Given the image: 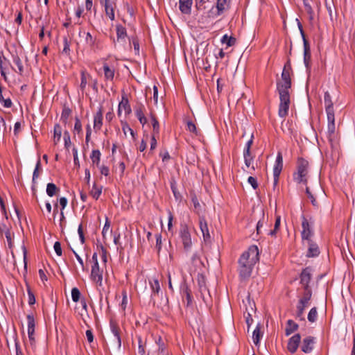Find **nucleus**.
I'll list each match as a JSON object with an SVG mask.
<instances>
[{
  "label": "nucleus",
  "mask_w": 355,
  "mask_h": 355,
  "mask_svg": "<svg viewBox=\"0 0 355 355\" xmlns=\"http://www.w3.org/2000/svg\"><path fill=\"white\" fill-rule=\"evenodd\" d=\"M182 291L183 294L185 295V298L187 300V306H189L192 303L191 292L187 286H184V288H182Z\"/></svg>",
  "instance_id": "nucleus-38"
},
{
  "label": "nucleus",
  "mask_w": 355,
  "mask_h": 355,
  "mask_svg": "<svg viewBox=\"0 0 355 355\" xmlns=\"http://www.w3.org/2000/svg\"><path fill=\"white\" fill-rule=\"evenodd\" d=\"M103 69L105 78L108 80H112L114 77V69H111L107 63H104Z\"/></svg>",
  "instance_id": "nucleus-26"
},
{
  "label": "nucleus",
  "mask_w": 355,
  "mask_h": 355,
  "mask_svg": "<svg viewBox=\"0 0 355 355\" xmlns=\"http://www.w3.org/2000/svg\"><path fill=\"white\" fill-rule=\"evenodd\" d=\"M123 109L126 114H130L132 112L128 98L125 96H122V100L119 104L117 114L119 116L121 115V109Z\"/></svg>",
  "instance_id": "nucleus-19"
},
{
  "label": "nucleus",
  "mask_w": 355,
  "mask_h": 355,
  "mask_svg": "<svg viewBox=\"0 0 355 355\" xmlns=\"http://www.w3.org/2000/svg\"><path fill=\"white\" fill-rule=\"evenodd\" d=\"M6 68V59L4 56L0 55V71Z\"/></svg>",
  "instance_id": "nucleus-64"
},
{
  "label": "nucleus",
  "mask_w": 355,
  "mask_h": 355,
  "mask_svg": "<svg viewBox=\"0 0 355 355\" xmlns=\"http://www.w3.org/2000/svg\"><path fill=\"white\" fill-rule=\"evenodd\" d=\"M150 116L152 125H153V133L159 135V121H157L155 114H153V112H150Z\"/></svg>",
  "instance_id": "nucleus-31"
},
{
  "label": "nucleus",
  "mask_w": 355,
  "mask_h": 355,
  "mask_svg": "<svg viewBox=\"0 0 355 355\" xmlns=\"http://www.w3.org/2000/svg\"><path fill=\"white\" fill-rule=\"evenodd\" d=\"M243 158L245 166L249 168L252 162L253 161V156L252 155L251 150L248 149H244L243 150Z\"/></svg>",
  "instance_id": "nucleus-30"
},
{
  "label": "nucleus",
  "mask_w": 355,
  "mask_h": 355,
  "mask_svg": "<svg viewBox=\"0 0 355 355\" xmlns=\"http://www.w3.org/2000/svg\"><path fill=\"white\" fill-rule=\"evenodd\" d=\"M149 283L152 289V292L154 294H157L160 290L159 281L155 279L153 281H150Z\"/></svg>",
  "instance_id": "nucleus-45"
},
{
  "label": "nucleus",
  "mask_w": 355,
  "mask_h": 355,
  "mask_svg": "<svg viewBox=\"0 0 355 355\" xmlns=\"http://www.w3.org/2000/svg\"><path fill=\"white\" fill-rule=\"evenodd\" d=\"M301 342V336L300 334H296L292 337H291L288 341L287 349L288 350L293 354L295 353L299 347L300 343Z\"/></svg>",
  "instance_id": "nucleus-14"
},
{
  "label": "nucleus",
  "mask_w": 355,
  "mask_h": 355,
  "mask_svg": "<svg viewBox=\"0 0 355 355\" xmlns=\"http://www.w3.org/2000/svg\"><path fill=\"white\" fill-rule=\"evenodd\" d=\"M119 241H120V234H114V243L115 245H118V250H120V251H122L123 250V248L122 247Z\"/></svg>",
  "instance_id": "nucleus-57"
},
{
  "label": "nucleus",
  "mask_w": 355,
  "mask_h": 355,
  "mask_svg": "<svg viewBox=\"0 0 355 355\" xmlns=\"http://www.w3.org/2000/svg\"><path fill=\"white\" fill-rule=\"evenodd\" d=\"M221 42L223 44H226L227 46H232L236 42V38L225 35L221 39Z\"/></svg>",
  "instance_id": "nucleus-41"
},
{
  "label": "nucleus",
  "mask_w": 355,
  "mask_h": 355,
  "mask_svg": "<svg viewBox=\"0 0 355 355\" xmlns=\"http://www.w3.org/2000/svg\"><path fill=\"white\" fill-rule=\"evenodd\" d=\"M199 227L202 233L203 239L205 242H209L211 236L209 232L207 223L203 216L199 217Z\"/></svg>",
  "instance_id": "nucleus-15"
},
{
  "label": "nucleus",
  "mask_w": 355,
  "mask_h": 355,
  "mask_svg": "<svg viewBox=\"0 0 355 355\" xmlns=\"http://www.w3.org/2000/svg\"><path fill=\"white\" fill-rule=\"evenodd\" d=\"M311 272V268L306 267L304 268L300 273V284H302L304 290H311L309 286V283L312 278Z\"/></svg>",
  "instance_id": "nucleus-8"
},
{
  "label": "nucleus",
  "mask_w": 355,
  "mask_h": 355,
  "mask_svg": "<svg viewBox=\"0 0 355 355\" xmlns=\"http://www.w3.org/2000/svg\"><path fill=\"white\" fill-rule=\"evenodd\" d=\"M248 182L251 184L254 189H257L258 188V183L255 178L250 176L248 179Z\"/></svg>",
  "instance_id": "nucleus-61"
},
{
  "label": "nucleus",
  "mask_w": 355,
  "mask_h": 355,
  "mask_svg": "<svg viewBox=\"0 0 355 355\" xmlns=\"http://www.w3.org/2000/svg\"><path fill=\"white\" fill-rule=\"evenodd\" d=\"M60 189L53 183H48L46 185V193L49 196L53 197L58 195Z\"/></svg>",
  "instance_id": "nucleus-28"
},
{
  "label": "nucleus",
  "mask_w": 355,
  "mask_h": 355,
  "mask_svg": "<svg viewBox=\"0 0 355 355\" xmlns=\"http://www.w3.org/2000/svg\"><path fill=\"white\" fill-rule=\"evenodd\" d=\"M259 260V249L257 245H251L240 257L238 270L241 280L248 279L252 274L254 266Z\"/></svg>",
  "instance_id": "nucleus-1"
},
{
  "label": "nucleus",
  "mask_w": 355,
  "mask_h": 355,
  "mask_svg": "<svg viewBox=\"0 0 355 355\" xmlns=\"http://www.w3.org/2000/svg\"><path fill=\"white\" fill-rule=\"evenodd\" d=\"M121 125H122V130L124 133L125 135H126V133L127 132H128V133H130L132 139L134 140L136 139V133L135 132V131L129 126V125L128 124L127 122H123V121H121Z\"/></svg>",
  "instance_id": "nucleus-36"
},
{
  "label": "nucleus",
  "mask_w": 355,
  "mask_h": 355,
  "mask_svg": "<svg viewBox=\"0 0 355 355\" xmlns=\"http://www.w3.org/2000/svg\"><path fill=\"white\" fill-rule=\"evenodd\" d=\"M5 236L6 238V240L8 241V245L10 248L12 247V233L10 230H6L5 232Z\"/></svg>",
  "instance_id": "nucleus-54"
},
{
  "label": "nucleus",
  "mask_w": 355,
  "mask_h": 355,
  "mask_svg": "<svg viewBox=\"0 0 355 355\" xmlns=\"http://www.w3.org/2000/svg\"><path fill=\"white\" fill-rule=\"evenodd\" d=\"M112 232V230L110 229V221L109 220V219L107 218H106L105 223V225L103 226V231H102L103 238L104 239H105L107 234L108 232L111 233Z\"/></svg>",
  "instance_id": "nucleus-43"
},
{
  "label": "nucleus",
  "mask_w": 355,
  "mask_h": 355,
  "mask_svg": "<svg viewBox=\"0 0 355 355\" xmlns=\"http://www.w3.org/2000/svg\"><path fill=\"white\" fill-rule=\"evenodd\" d=\"M135 109V114H136L137 117H139V116L144 115V111L145 110V107L143 103H137Z\"/></svg>",
  "instance_id": "nucleus-48"
},
{
  "label": "nucleus",
  "mask_w": 355,
  "mask_h": 355,
  "mask_svg": "<svg viewBox=\"0 0 355 355\" xmlns=\"http://www.w3.org/2000/svg\"><path fill=\"white\" fill-rule=\"evenodd\" d=\"M53 248L57 255L61 256L62 254V250L60 243L59 241H56L54 243Z\"/></svg>",
  "instance_id": "nucleus-58"
},
{
  "label": "nucleus",
  "mask_w": 355,
  "mask_h": 355,
  "mask_svg": "<svg viewBox=\"0 0 355 355\" xmlns=\"http://www.w3.org/2000/svg\"><path fill=\"white\" fill-rule=\"evenodd\" d=\"M299 328V325L295 322L293 320H288L286 322V327L285 329V334L288 336L293 332L296 331Z\"/></svg>",
  "instance_id": "nucleus-23"
},
{
  "label": "nucleus",
  "mask_w": 355,
  "mask_h": 355,
  "mask_svg": "<svg viewBox=\"0 0 355 355\" xmlns=\"http://www.w3.org/2000/svg\"><path fill=\"white\" fill-rule=\"evenodd\" d=\"M187 130L193 133L195 135H198L197 128L191 121H188L187 122Z\"/></svg>",
  "instance_id": "nucleus-51"
},
{
  "label": "nucleus",
  "mask_w": 355,
  "mask_h": 355,
  "mask_svg": "<svg viewBox=\"0 0 355 355\" xmlns=\"http://www.w3.org/2000/svg\"><path fill=\"white\" fill-rule=\"evenodd\" d=\"M27 322H28V336L30 340V343L31 345L34 344L35 343V338H34V334H35V318L33 314H28L26 316Z\"/></svg>",
  "instance_id": "nucleus-13"
},
{
  "label": "nucleus",
  "mask_w": 355,
  "mask_h": 355,
  "mask_svg": "<svg viewBox=\"0 0 355 355\" xmlns=\"http://www.w3.org/2000/svg\"><path fill=\"white\" fill-rule=\"evenodd\" d=\"M179 236L183 245L184 250L186 252H190L192 248V239L189 227L186 223H181L180 225Z\"/></svg>",
  "instance_id": "nucleus-3"
},
{
  "label": "nucleus",
  "mask_w": 355,
  "mask_h": 355,
  "mask_svg": "<svg viewBox=\"0 0 355 355\" xmlns=\"http://www.w3.org/2000/svg\"><path fill=\"white\" fill-rule=\"evenodd\" d=\"M81 76V82L80 85V88L81 91L83 92L85 89V87L87 84V78H92L91 76L86 72L85 70H82L80 72Z\"/></svg>",
  "instance_id": "nucleus-29"
},
{
  "label": "nucleus",
  "mask_w": 355,
  "mask_h": 355,
  "mask_svg": "<svg viewBox=\"0 0 355 355\" xmlns=\"http://www.w3.org/2000/svg\"><path fill=\"white\" fill-rule=\"evenodd\" d=\"M112 336L110 338V342L113 348L119 349L121 345V330L117 323L114 320L110 322Z\"/></svg>",
  "instance_id": "nucleus-5"
},
{
  "label": "nucleus",
  "mask_w": 355,
  "mask_h": 355,
  "mask_svg": "<svg viewBox=\"0 0 355 355\" xmlns=\"http://www.w3.org/2000/svg\"><path fill=\"white\" fill-rule=\"evenodd\" d=\"M302 231L301 233L302 239L303 240H310L311 237L313 234L312 230L311 229V226L308 220L305 218L304 215L302 216Z\"/></svg>",
  "instance_id": "nucleus-12"
},
{
  "label": "nucleus",
  "mask_w": 355,
  "mask_h": 355,
  "mask_svg": "<svg viewBox=\"0 0 355 355\" xmlns=\"http://www.w3.org/2000/svg\"><path fill=\"white\" fill-rule=\"evenodd\" d=\"M309 244L308 252L306 256L308 257H315L320 254L318 245L314 243L311 239L307 240Z\"/></svg>",
  "instance_id": "nucleus-20"
},
{
  "label": "nucleus",
  "mask_w": 355,
  "mask_h": 355,
  "mask_svg": "<svg viewBox=\"0 0 355 355\" xmlns=\"http://www.w3.org/2000/svg\"><path fill=\"white\" fill-rule=\"evenodd\" d=\"M192 3V0H179V8L181 12L185 15H190Z\"/></svg>",
  "instance_id": "nucleus-21"
},
{
  "label": "nucleus",
  "mask_w": 355,
  "mask_h": 355,
  "mask_svg": "<svg viewBox=\"0 0 355 355\" xmlns=\"http://www.w3.org/2000/svg\"><path fill=\"white\" fill-rule=\"evenodd\" d=\"M101 192H102V187H96V184L94 183V185H93L92 189V191L90 192L92 196L94 199L98 200L99 196L101 194Z\"/></svg>",
  "instance_id": "nucleus-42"
},
{
  "label": "nucleus",
  "mask_w": 355,
  "mask_h": 355,
  "mask_svg": "<svg viewBox=\"0 0 355 355\" xmlns=\"http://www.w3.org/2000/svg\"><path fill=\"white\" fill-rule=\"evenodd\" d=\"M297 21L298 28H299V30H300V34L302 35V40H303L304 62L305 67H306V69L309 70V69H310L309 63H310L311 57L310 45H309V41L306 38V35H305L304 31L303 30L302 24L299 21L298 19H297Z\"/></svg>",
  "instance_id": "nucleus-6"
},
{
  "label": "nucleus",
  "mask_w": 355,
  "mask_h": 355,
  "mask_svg": "<svg viewBox=\"0 0 355 355\" xmlns=\"http://www.w3.org/2000/svg\"><path fill=\"white\" fill-rule=\"evenodd\" d=\"M317 317H318L317 308L313 307L310 310V311L308 314V317H307L308 320L311 322H315Z\"/></svg>",
  "instance_id": "nucleus-44"
},
{
  "label": "nucleus",
  "mask_w": 355,
  "mask_h": 355,
  "mask_svg": "<svg viewBox=\"0 0 355 355\" xmlns=\"http://www.w3.org/2000/svg\"><path fill=\"white\" fill-rule=\"evenodd\" d=\"M85 34V42L91 47L93 48L96 44V38L94 37L90 33H84Z\"/></svg>",
  "instance_id": "nucleus-47"
},
{
  "label": "nucleus",
  "mask_w": 355,
  "mask_h": 355,
  "mask_svg": "<svg viewBox=\"0 0 355 355\" xmlns=\"http://www.w3.org/2000/svg\"><path fill=\"white\" fill-rule=\"evenodd\" d=\"M64 146L67 149H68L71 144L70 135L68 131H65L64 132Z\"/></svg>",
  "instance_id": "nucleus-53"
},
{
  "label": "nucleus",
  "mask_w": 355,
  "mask_h": 355,
  "mask_svg": "<svg viewBox=\"0 0 355 355\" xmlns=\"http://www.w3.org/2000/svg\"><path fill=\"white\" fill-rule=\"evenodd\" d=\"M327 116V121H328V125H327V137L329 142L330 143L331 146H334V143L336 140V135L335 132L336 127H335V115H334V107L331 109H327L325 110Z\"/></svg>",
  "instance_id": "nucleus-4"
},
{
  "label": "nucleus",
  "mask_w": 355,
  "mask_h": 355,
  "mask_svg": "<svg viewBox=\"0 0 355 355\" xmlns=\"http://www.w3.org/2000/svg\"><path fill=\"white\" fill-rule=\"evenodd\" d=\"M100 2L104 6L106 15L113 21L114 19L113 3L110 0H100Z\"/></svg>",
  "instance_id": "nucleus-18"
},
{
  "label": "nucleus",
  "mask_w": 355,
  "mask_h": 355,
  "mask_svg": "<svg viewBox=\"0 0 355 355\" xmlns=\"http://www.w3.org/2000/svg\"><path fill=\"white\" fill-rule=\"evenodd\" d=\"M304 5L305 11L309 15V20L310 21L313 20V15H314V11H313L311 6L310 5L309 2L307 0L304 1Z\"/></svg>",
  "instance_id": "nucleus-40"
},
{
  "label": "nucleus",
  "mask_w": 355,
  "mask_h": 355,
  "mask_svg": "<svg viewBox=\"0 0 355 355\" xmlns=\"http://www.w3.org/2000/svg\"><path fill=\"white\" fill-rule=\"evenodd\" d=\"M0 101L3 103V107L6 108H10L12 105V103L10 97L5 98L3 96V98L0 99Z\"/></svg>",
  "instance_id": "nucleus-55"
},
{
  "label": "nucleus",
  "mask_w": 355,
  "mask_h": 355,
  "mask_svg": "<svg viewBox=\"0 0 355 355\" xmlns=\"http://www.w3.org/2000/svg\"><path fill=\"white\" fill-rule=\"evenodd\" d=\"M157 134L153 133L151 137V141H150V150H153L157 147V139L155 137L157 136Z\"/></svg>",
  "instance_id": "nucleus-63"
},
{
  "label": "nucleus",
  "mask_w": 355,
  "mask_h": 355,
  "mask_svg": "<svg viewBox=\"0 0 355 355\" xmlns=\"http://www.w3.org/2000/svg\"><path fill=\"white\" fill-rule=\"evenodd\" d=\"M103 109L101 106L94 116V129L96 132L99 131L103 125Z\"/></svg>",
  "instance_id": "nucleus-16"
},
{
  "label": "nucleus",
  "mask_w": 355,
  "mask_h": 355,
  "mask_svg": "<svg viewBox=\"0 0 355 355\" xmlns=\"http://www.w3.org/2000/svg\"><path fill=\"white\" fill-rule=\"evenodd\" d=\"M283 168V157L280 152L277 153L275 164L273 168V176L279 175Z\"/></svg>",
  "instance_id": "nucleus-22"
},
{
  "label": "nucleus",
  "mask_w": 355,
  "mask_h": 355,
  "mask_svg": "<svg viewBox=\"0 0 355 355\" xmlns=\"http://www.w3.org/2000/svg\"><path fill=\"white\" fill-rule=\"evenodd\" d=\"M280 220H281L280 216H276L274 229L272 230H270L268 233V234L270 235L271 236H276V233L280 226Z\"/></svg>",
  "instance_id": "nucleus-46"
},
{
  "label": "nucleus",
  "mask_w": 355,
  "mask_h": 355,
  "mask_svg": "<svg viewBox=\"0 0 355 355\" xmlns=\"http://www.w3.org/2000/svg\"><path fill=\"white\" fill-rule=\"evenodd\" d=\"M78 234H79V237H80V239L81 243H82V244H84V243H85V236H84V234H83V225H82V224H80V225L78 226Z\"/></svg>",
  "instance_id": "nucleus-62"
},
{
  "label": "nucleus",
  "mask_w": 355,
  "mask_h": 355,
  "mask_svg": "<svg viewBox=\"0 0 355 355\" xmlns=\"http://www.w3.org/2000/svg\"><path fill=\"white\" fill-rule=\"evenodd\" d=\"M80 292L78 288L74 287L71 290V297L74 302H78L80 298Z\"/></svg>",
  "instance_id": "nucleus-50"
},
{
  "label": "nucleus",
  "mask_w": 355,
  "mask_h": 355,
  "mask_svg": "<svg viewBox=\"0 0 355 355\" xmlns=\"http://www.w3.org/2000/svg\"><path fill=\"white\" fill-rule=\"evenodd\" d=\"M12 57H13V63L16 65L18 70H16L13 67H12V69L15 72L18 73L19 74L22 75L24 73V67H23L21 59L17 55H13Z\"/></svg>",
  "instance_id": "nucleus-27"
},
{
  "label": "nucleus",
  "mask_w": 355,
  "mask_h": 355,
  "mask_svg": "<svg viewBox=\"0 0 355 355\" xmlns=\"http://www.w3.org/2000/svg\"><path fill=\"white\" fill-rule=\"evenodd\" d=\"M291 72H292V68H291V61H290V60H288L284 67L283 71L282 73L281 79L278 80L277 82L286 83V85H288V83H291Z\"/></svg>",
  "instance_id": "nucleus-10"
},
{
  "label": "nucleus",
  "mask_w": 355,
  "mask_h": 355,
  "mask_svg": "<svg viewBox=\"0 0 355 355\" xmlns=\"http://www.w3.org/2000/svg\"><path fill=\"white\" fill-rule=\"evenodd\" d=\"M312 296V291L311 290H304L303 296L300 298L299 302L300 304H304L306 306L309 305V301Z\"/></svg>",
  "instance_id": "nucleus-32"
},
{
  "label": "nucleus",
  "mask_w": 355,
  "mask_h": 355,
  "mask_svg": "<svg viewBox=\"0 0 355 355\" xmlns=\"http://www.w3.org/2000/svg\"><path fill=\"white\" fill-rule=\"evenodd\" d=\"M62 53H64L67 55H69L70 53L69 42L67 37L64 38V48L62 49Z\"/></svg>",
  "instance_id": "nucleus-52"
},
{
  "label": "nucleus",
  "mask_w": 355,
  "mask_h": 355,
  "mask_svg": "<svg viewBox=\"0 0 355 355\" xmlns=\"http://www.w3.org/2000/svg\"><path fill=\"white\" fill-rule=\"evenodd\" d=\"M28 295L29 305H33L35 303V297L33 293L29 288L28 289Z\"/></svg>",
  "instance_id": "nucleus-60"
},
{
  "label": "nucleus",
  "mask_w": 355,
  "mask_h": 355,
  "mask_svg": "<svg viewBox=\"0 0 355 355\" xmlns=\"http://www.w3.org/2000/svg\"><path fill=\"white\" fill-rule=\"evenodd\" d=\"M101 153L99 150H93L90 158L94 164H96L98 167L99 166L101 161Z\"/></svg>",
  "instance_id": "nucleus-33"
},
{
  "label": "nucleus",
  "mask_w": 355,
  "mask_h": 355,
  "mask_svg": "<svg viewBox=\"0 0 355 355\" xmlns=\"http://www.w3.org/2000/svg\"><path fill=\"white\" fill-rule=\"evenodd\" d=\"M297 171L293 173V180L297 184H307L309 169V162L302 157H299L297 161Z\"/></svg>",
  "instance_id": "nucleus-2"
},
{
  "label": "nucleus",
  "mask_w": 355,
  "mask_h": 355,
  "mask_svg": "<svg viewBox=\"0 0 355 355\" xmlns=\"http://www.w3.org/2000/svg\"><path fill=\"white\" fill-rule=\"evenodd\" d=\"M41 169V162H40V159H38L37 162V164H36V166H35V168L33 171V187H35V185L36 184V179L40 176V171ZM33 190H35V188H33Z\"/></svg>",
  "instance_id": "nucleus-35"
},
{
  "label": "nucleus",
  "mask_w": 355,
  "mask_h": 355,
  "mask_svg": "<svg viewBox=\"0 0 355 355\" xmlns=\"http://www.w3.org/2000/svg\"><path fill=\"white\" fill-rule=\"evenodd\" d=\"M292 83L277 82V89L279 95L280 102L291 103L289 89Z\"/></svg>",
  "instance_id": "nucleus-7"
},
{
  "label": "nucleus",
  "mask_w": 355,
  "mask_h": 355,
  "mask_svg": "<svg viewBox=\"0 0 355 355\" xmlns=\"http://www.w3.org/2000/svg\"><path fill=\"white\" fill-rule=\"evenodd\" d=\"M91 279L95 282L98 286H102L103 270L100 269L98 263H94L92 266Z\"/></svg>",
  "instance_id": "nucleus-9"
},
{
  "label": "nucleus",
  "mask_w": 355,
  "mask_h": 355,
  "mask_svg": "<svg viewBox=\"0 0 355 355\" xmlns=\"http://www.w3.org/2000/svg\"><path fill=\"white\" fill-rule=\"evenodd\" d=\"M262 337V333L259 325H257L252 334V340L254 343L257 345L259 343L261 338Z\"/></svg>",
  "instance_id": "nucleus-34"
},
{
  "label": "nucleus",
  "mask_w": 355,
  "mask_h": 355,
  "mask_svg": "<svg viewBox=\"0 0 355 355\" xmlns=\"http://www.w3.org/2000/svg\"><path fill=\"white\" fill-rule=\"evenodd\" d=\"M231 0H217L216 15L220 16L230 8Z\"/></svg>",
  "instance_id": "nucleus-17"
},
{
  "label": "nucleus",
  "mask_w": 355,
  "mask_h": 355,
  "mask_svg": "<svg viewBox=\"0 0 355 355\" xmlns=\"http://www.w3.org/2000/svg\"><path fill=\"white\" fill-rule=\"evenodd\" d=\"M290 103L280 102L278 114L281 118H285L288 113Z\"/></svg>",
  "instance_id": "nucleus-25"
},
{
  "label": "nucleus",
  "mask_w": 355,
  "mask_h": 355,
  "mask_svg": "<svg viewBox=\"0 0 355 355\" xmlns=\"http://www.w3.org/2000/svg\"><path fill=\"white\" fill-rule=\"evenodd\" d=\"M62 128L59 124H55L54 126V141L56 144L61 138Z\"/></svg>",
  "instance_id": "nucleus-39"
},
{
  "label": "nucleus",
  "mask_w": 355,
  "mask_h": 355,
  "mask_svg": "<svg viewBox=\"0 0 355 355\" xmlns=\"http://www.w3.org/2000/svg\"><path fill=\"white\" fill-rule=\"evenodd\" d=\"M315 338L309 336L304 338L301 345V350L305 354H309L313 349Z\"/></svg>",
  "instance_id": "nucleus-11"
},
{
  "label": "nucleus",
  "mask_w": 355,
  "mask_h": 355,
  "mask_svg": "<svg viewBox=\"0 0 355 355\" xmlns=\"http://www.w3.org/2000/svg\"><path fill=\"white\" fill-rule=\"evenodd\" d=\"M74 130L79 134L82 131V124L78 117L75 118Z\"/></svg>",
  "instance_id": "nucleus-56"
},
{
  "label": "nucleus",
  "mask_w": 355,
  "mask_h": 355,
  "mask_svg": "<svg viewBox=\"0 0 355 355\" xmlns=\"http://www.w3.org/2000/svg\"><path fill=\"white\" fill-rule=\"evenodd\" d=\"M324 102L325 110L331 109V108L334 107V103H333L331 95L329 93V92H326L324 93Z\"/></svg>",
  "instance_id": "nucleus-37"
},
{
  "label": "nucleus",
  "mask_w": 355,
  "mask_h": 355,
  "mask_svg": "<svg viewBox=\"0 0 355 355\" xmlns=\"http://www.w3.org/2000/svg\"><path fill=\"white\" fill-rule=\"evenodd\" d=\"M71 113V110L69 107H64L61 114V120L63 123H67Z\"/></svg>",
  "instance_id": "nucleus-49"
},
{
  "label": "nucleus",
  "mask_w": 355,
  "mask_h": 355,
  "mask_svg": "<svg viewBox=\"0 0 355 355\" xmlns=\"http://www.w3.org/2000/svg\"><path fill=\"white\" fill-rule=\"evenodd\" d=\"M116 36H117V41H125V37H127V32L126 29L124 26H123L121 24L116 25Z\"/></svg>",
  "instance_id": "nucleus-24"
},
{
  "label": "nucleus",
  "mask_w": 355,
  "mask_h": 355,
  "mask_svg": "<svg viewBox=\"0 0 355 355\" xmlns=\"http://www.w3.org/2000/svg\"><path fill=\"white\" fill-rule=\"evenodd\" d=\"M73 156L74 165L79 168L80 163H79V159L78 157V150L76 148H73Z\"/></svg>",
  "instance_id": "nucleus-59"
}]
</instances>
